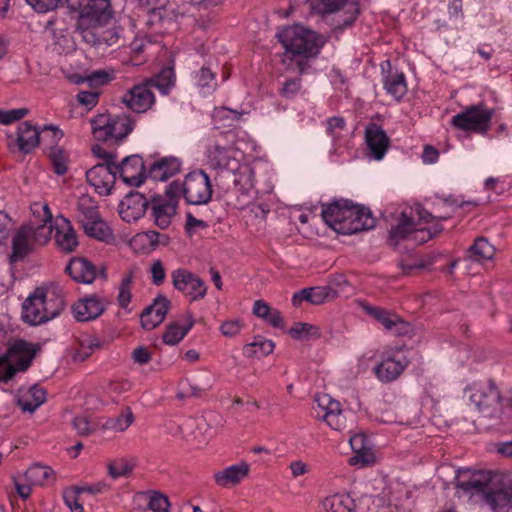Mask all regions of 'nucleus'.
Wrapping results in <instances>:
<instances>
[{"instance_id":"1","label":"nucleus","mask_w":512,"mask_h":512,"mask_svg":"<svg viewBox=\"0 0 512 512\" xmlns=\"http://www.w3.org/2000/svg\"><path fill=\"white\" fill-rule=\"evenodd\" d=\"M278 37L286 50L285 55H291L301 73L307 69V59L318 55L324 45L323 37L301 25L285 28Z\"/></svg>"},{"instance_id":"2","label":"nucleus","mask_w":512,"mask_h":512,"mask_svg":"<svg viewBox=\"0 0 512 512\" xmlns=\"http://www.w3.org/2000/svg\"><path fill=\"white\" fill-rule=\"evenodd\" d=\"M65 306L58 286L38 287L23 302L22 319L30 325H39L57 317Z\"/></svg>"},{"instance_id":"3","label":"nucleus","mask_w":512,"mask_h":512,"mask_svg":"<svg viewBox=\"0 0 512 512\" xmlns=\"http://www.w3.org/2000/svg\"><path fill=\"white\" fill-rule=\"evenodd\" d=\"M33 213L42 212L40 224H26L20 227L12 240V261H19L26 257L36 245H44L52 233V213L47 204H34Z\"/></svg>"},{"instance_id":"4","label":"nucleus","mask_w":512,"mask_h":512,"mask_svg":"<svg viewBox=\"0 0 512 512\" xmlns=\"http://www.w3.org/2000/svg\"><path fill=\"white\" fill-rule=\"evenodd\" d=\"M425 224L424 220L417 217L415 209H411L410 214L402 212L398 224L389 232L388 244L395 249L403 245L408 250L427 242L442 231L438 223L432 228H427Z\"/></svg>"},{"instance_id":"5","label":"nucleus","mask_w":512,"mask_h":512,"mask_svg":"<svg viewBox=\"0 0 512 512\" xmlns=\"http://www.w3.org/2000/svg\"><path fill=\"white\" fill-rule=\"evenodd\" d=\"M212 192L210 178L202 170L189 173L183 183L173 182L166 190L167 196L178 197L182 194L186 202L192 205L208 203Z\"/></svg>"},{"instance_id":"6","label":"nucleus","mask_w":512,"mask_h":512,"mask_svg":"<svg viewBox=\"0 0 512 512\" xmlns=\"http://www.w3.org/2000/svg\"><path fill=\"white\" fill-rule=\"evenodd\" d=\"M50 137L52 144H57L63 138V132L52 125L45 126L40 132L29 121L21 123L14 134L7 136V145L11 151L17 149L23 154L30 153L40 142Z\"/></svg>"},{"instance_id":"7","label":"nucleus","mask_w":512,"mask_h":512,"mask_svg":"<svg viewBox=\"0 0 512 512\" xmlns=\"http://www.w3.org/2000/svg\"><path fill=\"white\" fill-rule=\"evenodd\" d=\"M34 344L19 339L11 343L7 352L0 356V381L7 382L18 372L26 371L35 357Z\"/></svg>"},{"instance_id":"8","label":"nucleus","mask_w":512,"mask_h":512,"mask_svg":"<svg viewBox=\"0 0 512 512\" xmlns=\"http://www.w3.org/2000/svg\"><path fill=\"white\" fill-rule=\"evenodd\" d=\"M91 126L93 136L98 141L122 140L132 131L133 122L126 114H100L91 120Z\"/></svg>"},{"instance_id":"9","label":"nucleus","mask_w":512,"mask_h":512,"mask_svg":"<svg viewBox=\"0 0 512 512\" xmlns=\"http://www.w3.org/2000/svg\"><path fill=\"white\" fill-rule=\"evenodd\" d=\"M238 150L226 136L215 139L207 148V165L216 171L234 172L239 167Z\"/></svg>"},{"instance_id":"10","label":"nucleus","mask_w":512,"mask_h":512,"mask_svg":"<svg viewBox=\"0 0 512 512\" xmlns=\"http://www.w3.org/2000/svg\"><path fill=\"white\" fill-rule=\"evenodd\" d=\"M501 471L460 469L457 471L455 487L470 497L483 498L496 475Z\"/></svg>"},{"instance_id":"11","label":"nucleus","mask_w":512,"mask_h":512,"mask_svg":"<svg viewBox=\"0 0 512 512\" xmlns=\"http://www.w3.org/2000/svg\"><path fill=\"white\" fill-rule=\"evenodd\" d=\"M492 512H508L512 508V478L500 472L481 499Z\"/></svg>"},{"instance_id":"12","label":"nucleus","mask_w":512,"mask_h":512,"mask_svg":"<svg viewBox=\"0 0 512 512\" xmlns=\"http://www.w3.org/2000/svg\"><path fill=\"white\" fill-rule=\"evenodd\" d=\"M494 110L484 103L472 105L453 116L451 123L464 131L486 132L490 126Z\"/></svg>"},{"instance_id":"13","label":"nucleus","mask_w":512,"mask_h":512,"mask_svg":"<svg viewBox=\"0 0 512 512\" xmlns=\"http://www.w3.org/2000/svg\"><path fill=\"white\" fill-rule=\"evenodd\" d=\"M469 390L471 391L470 402L480 413L487 417H494L501 412L502 397L493 383L473 384Z\"/></svg>"},{"instance_id":"14","label":"nucleus","mask_w":512,"mask_h":512,"mask_svg":"<svg viewBox=\"0 0 512 512\" xmlns=\"http://www.w3.org/2000/svg\"><path fill=\"white\" fill-rule=\"evenodd\" d=\"M113 17L109 0H81L80 24L87 28L107 25Z\"/></svg>"},{"instance_id":"15","label":"nucleus","mask_w":512,"mask_h":512,"mask_svg":"<svg viewBox=\"0 0 512 512\" xmlns=\"http://www.w3.org/2000/svg\"><path fill=\"white\" fill-rule=\"evenodd\" d=\"M313 410L315 416L323 419L332 429L342 431L346 428V415L341 404L330 395H317Z\"/></svg>"},{"instance_id":"16","label":"nucleus","mask_w":512,"mask_h":512,"mask_svg":"<svg viewBox=\"0 0 512 512\" xmlns=\"http://www.w3.org/2000/svg\"><path fill=\"white\" fill-rule=\"evenodd\" d=\"M173 287L184 294L190 301L203 299L207 293V285L196 274L187 269L179 268L172 272Z\"/></svg>"},{"instance_id":"17","label":"nucleus","mask_w":512,"mask_h":512,"mask_svg":"<svg viewBox=\"0 0 512 512\" xmlns=\"http://www.w3.org/2000/svg\"><path fill=\"white\" fill-rule=\"evenodd\" d=\"M409 359L402 350L383 353L381 362L374 368L376 377L383 383L396 380L408 367Z\"/></svg>"},{"instance_id":"18","label":"nucleus","mask_w":512,"mask_h":512,"mask_svg":"<svg viewBox=\"0 0 512 512\" xmlns=\"http://www.w3.org/2000/svg\"><path fill=\"white\" fill-rule=\"evenodd\" d=\"M115 161L93 166L86 172L87 181L100 195L110 194L116 180Z\"/></svg>"},{"instance_id":"19","label":"nucleus","mask_w":512,"mask_h":512,"mask_svg":"<svg viewBox=\"0 0 512 512\" xmlns=\"http://www.w3.org/2000/svg\"><path fill=\"white\" fill-rule=\"evenodd\" d=\"M108 302L97 295H91L79 299L72 306L74 318L79 322H87L97 319L106 310Z\"/></svg>"},{"instance_id":"20","label":"nucleus","mask_w":512,"mask_h":512,"mask_svg":"<svg viewBox=\"0 0 512 512\" xmlns=\"http://www.w3.org/2000/svg\"><path fill=\"white\" fill-rule=\"evenodd\" d=\"M65 270L74 281L83 284L93 283L97 276L106 278L105 268L98 269L86 258H73Z\"/></svg>"},{"instance_id":"21","label":"nucleus","mask_w":512,"mask_h":512,"mask_svg":"<svg viewBox=\"0 0 512 512\" xmlns=\"http://www.w3.org/2000/svg\"><path fill=\"white\" fill-rule=\"evenodd\" d=\"M344 10L348 17L343 20L344 25H351L358 13L357 4L351 0H313L312 12L319 15H328Z\"/></svg>"},{"instance_id":"22","label":"nucleus","mask_w":512,"mask_h":512,"mask_svg":"<svg viewBox=\"0 0 512 512\" xmlns=\"http://www.w3.org/2000/svg\"><path fill=\"white\" fill-rule=\"evenodd\" d=\"M382 82L387 94L396 101H400L407 93L406 77L402 71L392 69L391 62L386 60L381 63Z\"/></svg>"},{"instance_id":"23","label":"nucleus","mask_w":512,"mask_h":512,"mask_svg":"<svg viewBox=\"0 0 512 512\" xmlns=\"http://www.w3.org/2000/svg\"><path fill=\"white\" fill-rule=\"evenodd\" d=\"M115 169L122 181L130 186L142 184L145 173V164L139 155L125 157L120 164L115 162Z\"/></svg>"},{"instance_id":"24","label":"nucleus","mask_w":512,"mask_h":512,"mask_svg":"<svg viewBox=\"0 0 512 512\" xmlns=\"http://www.w3.org/2000/svg\"><path fill=\"white\" fill-rule=\"evenodd\" d=\"M344 223L340 227V234L350 235L374 228L376 220L369 209L352 203L351 214L348 215V221Z\"/></svg>"},{"instance_id":"25","label":"nucleus","mask_w":512,"mask_h":512,"mask_svg":"<svg viewBox=\"0 0 512 512\" xmlns=\"http://www.w3.org/2000/svg\"><path fill=\"white\" fill-rule=\"evenodd\" d=\"M149 200L139 192L127 194L119 204V215L127 223L136 222L144 216Z\"/></svg>"},{"instance_id":"26","label":"nucleus","mask_w":512,"mask_h":512,"mask_svg":"<svg viewBox=\"0 0 512 512\" xmlns=\"http://www.w3.org/2000/svg\"><path fill=\"white\" fill-rule=\"evenodd\" d=\"M154 102V94L147 82L135 85L123 96V103L136 113L146 112Z\"/></svg>"},{"instance_id":"27","label":"nucleus","mask_w":512,"mask_h":512,"mask_svg":"<svg viewBox=\"0 0 512 512\" xmlns=\"http://www.w3.org/2000/svg\"><path fill=\"white\" fill-rule=\"evenodd\" d=\"M168 197L167 199L158 195L152 196L150 199L152 217L155 224L161 229H166L170 226L172 218L176 213V197Z\"/></svg>"},{"instance_id":"28","label":"nucleus","mask_w":512,"mask_h":512,"mask_svg":"<svg viewBox=\"0 0 512 512\" xmlns=\"http://www.w3.org/2000/svg\"><path fill=\"white\" fill-rule=\"evenodd\" d=\"M351 206L350 200H336L323 206L322 217L332 229L340 233V227L348 221V215L351 214Z\"/></svg>"},{"instance_id":"29","label":"nucleus","mask_w":512,"mask_h":512,"mask_svg":"<svg viewBox=\"0 0 512 512\" xmlns=\"http://www.w3.org/2000/svg\"><path fill=\"white\" fill-rule=\"evenodd\" d=\"M365 141L375 160H381L386 154L390 139L386 132L378 124H369L365 129Z\"/></svg>"},{"instance_id":"30","label":"nucleus","mask_w":512,"mask_h":512,"mask_svg":"<svg viewBox=\"0 0 512 512\" xmlns=\"http://www.w3.org/2000/svg\"><path fill=\"white\" fill-rule=\"evenodd\" d=\"M170 301L164 296H158L154 302L141 313V325L146 330H152L160 325L169 310Z\"/></svg>"},{"instance_id":"31","label":"nucleus","mask_w":512,"mask_h":512,"mask_svg":"<svg viewBox=\"0 0 512 512\" xmlns=\"http://www.w3.org/2000/svg\"><path fill=\"white\" fill-rule=\"evenodd\" d=\"M363 309L369 316L382 324L386 330L393 331L396 334H402L407 331L408 324L401 320L396 314L381 307L368 304L364 305Z\"/></svg>"},{"instance_id":"32","label":"nucleus","mask_w":512,"mask_h":512,"mask_svg":"<svg viewBox=\"0 0 512 512\" xmlns=\"http://www.w3.org/2000/svg\"><path fill=\"white\" fill-rule=\"evenodd\" d=\"M250 471V466L246 462H240L226 467L214 474V481L221 488H231L244 480Z\"/></svg>"},{"instance_id":"33","label":"nucleus","mask_w":512,"mask_h":512,"mask_svg":"<svg viewBox=\"0 0 512 512\" xmlns=\"http://www.w3.org/2000/svg\"><path fill=\"white\" fill-rule=\"evenodd\" d=\"M181 161L176 157H164L148 169V177L154 181H166L180 172Z\"/></svg>"},{"instance_id":"34","label":"nucleus","mask_w":512,"mask_h":512,"mask_svg":"<svg viewBox=\"0 0 512 512\" xmlns=\"http://www.w3.org/2000/svg\"><path fill=\"white\" fill-rule=\"evenodd\" d=\"M354 456L351 458V464H361L367 466L374 462L375 455L370 447V443L364 434H356L349 439Z\"/></svg>"},{"instance_id":"35","label":"nucleus","mask_w":512,"mask_h":512,"mask_svg":"<svg viewBox=\"0 0 512 512\" xmlns=\"http://www.w3.org/2000/svg\"><path fill=\"white\" fill-rule=\"evenodd\" d=\"M232 173L234 174L233 183L236 191L244 197L251 198L250 193L255 186L254 169L248 164L239 163V167Z\"/></svg>"},{"instance_id":"36","label":"nucleus","mask_w":512,"mask_h":512,"mask_svg":"<svg viewBox=\"0 0 512 512\" xmlns=\"http://www.w3.org/2000/svg\"><path fill=\"white\" fill-rule=\"evenodd\" d=\"M46 400V391L39 385H34L25 391H21L18 397V405L24 412H34Z\"/></svg>"},{"instance_id":"37","label":"nucleus","mask_w":512,"mask_h":512,"mask_svg":"<svg viewBox=\"0 0 512 512\" xmlns=\"http://www.w3.org/2000/svg\"><path fill=\"white\" fill-rule=\"evenodd\" d=\"M24 478L32 485L45 486L55 481V472L49 466L34 464L27 469Z\"/></svg>"},{"instance_id":"38","label":"nucleus","mask_w":512,"mask_h":512,"mask_svg":"<svg viewBox=\"0 0 512 512\" xmlns=\"http://www.w3.org/2000/svg\"><path fill=\"white\" fill-rule=\"evenodd\" d=\"M75 213L76 219L81 226L91 220H96L100 216L96 202L87 195H83L78 199Z\"/></svg>"},{"instance_id":"39","label":"nucleus","mask_w":512,"mask_h":512,"mask_svg":"<svg viewBox=\"0 0 512 512\" xmlns=\"http://www.w3.org/2000/svg\"><path fill=\"white\" fill-rule=\"evenodd\" d=\"M194 325L191 313L186 314V323L180 326L178 323H171L163 334V341L168 345L178 344Z\"/></svg>"},{"instance_id":"40","label":"nucleus","mask_w":512,"mask_h":512,"mask_svg":"<svg viewBox=\"0 0 512 512\" xmlns=\"http://www.w3.org/2000/svg\"><path fill=\"white\" fill-rule=\"evenodd\" d=\"M323 507L326 512H355V502L348 494H334L325 498Z\"/></svg>"},{"instance_id":"41","label":"nucleus","mask_w":512,"mask_h":512,"mask_svg":"<svg viewBox=\"0 0 512 512\" xmlns=\"http://www.w3.org/2000/svg\"><path fill=\"white\" fill-rule=\"evenodd\" d=\"M274 348L273 341L258 336L252 343L243 347V355L248 358L267 356L273 352Z\"/></svg>"},{"instance_id":"42","label":"nucleus","mask_w":512,"mask_h":512,"mask_svg":"<svg viewBox=\"0 0 512 512\" xmlns=\"http://www.w3.org/2000/svg\"><path fill=\"white\" fill-rule=\"evenodd\" d=\"M101 347L102 343L97 337L84 335L79 338L78 347L74 353V359L77 361H84Z\"/></svg>"},{"instance_id":"43","label":"nucleus","mask_w":512,"mask_h":512,"mask_svg":"<svg viewBox=\"0 0 512 512\" xmlns=\"http://www.w3.org/2000/svg\"><path fill=\"white\" fill-rule=\"evenodd\" d=\"M495 248L484 237H478L468 249V256L474 261L492 259Z\"/></svg>"},{"instance_id":"44","label":"nucleus","mask_w":512,"mask_h":512,"mask_svg":"<svg viewBox=\"0 0 512 512\" xmlns=\"http://www.w3.org/2000/svg\"><path fill=\"white\" fill-rule=\"evenodd\" d=\"M55 241L59 249L67 253L73 252L78 246L76 233L68 224L57 228Z\"/></svg>"},{"instance_id":"45","label":"nucleus","mask_w":512,"mask_h":512,"mask_svg":"<svg viewBox=\"0 0 512 512\" xmlns=\"http://www.w3.org/2000/svg\"><path fill=\"white\" fill-rule=\"evenodd\" d=\"M289 335L296 340L317 339L320 337V328L316 325L297 322L289 329Z\"/></svg>"},{"instance_id":"46","label":"nucleus","mask_w":512,"mask_h":512,"mask_svg":"<svg viewBox=\"0 0 512 512\" xmlns=\"http://www.w3.org/2000/svg\"><path fill=\"white\" fill-rule=\"evenodd\" d=\"M150 88L167 94L174 85V71L171 68H164L159 74L146 81Z\"/></svg>"},{"instance_id":"47","label":"nucleus","mask_w":512,"mask_h":512,"mask_svg":"<svg viewBox=\"0 0 512 512\" xmlns=\"http://www.w3.org/2000/svg\"><path fill=\"white\" fill-rule=\"evenodd\" d=\"M308 302L313 305H321L338 296L336 290L329 286H316L307 288Z\"/></svg>"},{"instance_id":"48","label":"nucleus","mask_w":512,"mask_h":512,"mask_svg":"<svg viewBox=\"0 0 512 512\" xmlns=\"http://www.w3.org/2000/svg\"><path fill=\"white\" fill-rule=\"evenodd\" d=\"M168 236L160 234L157 231L149 230L139 233L134 238V243L142 244L148 250L156 249L160 244L166 245L168 243Z\"/></svg>"},{"instance_id":"49","label":"nucleus","mask_w":512,"mask_h":512,"mask_svg":"<svg viewBox=\"0 0 512 512\" xmlns=\"http://www.w3.org/2000/svg\"><path fill=\"white\" fill-rule=\"evenodd\" d=\"M134 279L133 271H128L122 276L119 291L117 295V301L121 308L127 309L132 299V283Z\"/></svg>"},{"instance_id":"50","label":"nucleus","mask_w":512,"mask_h":512,"mask_svg":"<svg viewBox=\"0 0 512 512\" xmlns=\"http://www.w3.org/2000/svg\"><path fill=\"white\" fill-rule=\"evenodd\" d=\"M49 158L53 170L58 175H64L68 170L69 159L67 153L59 146L51 147Z\"/></svg>"},{"instance_id":"51","label":"nucleus","mask_w":512,"mask_h":512,"mask_svg":"<svg viewBox=\"0 0 512 512\" xmlns=\"http://www.w3.org/2000/svg\"><path fill=\"white\" fill-rule=\"evenodd\" d=\"M82 228L88 236L98 240H104L110 235L109 227L100 216H98L96 220H91L85 223L82 225Z\"/></svg>"},{"instance_id":"52","label":"nucleus","mask_w":512,"mask_h":512,"mask_svg":"<svg viewBox=\"0 0 512 512\" xmlns=\"http://www.w3.org/2000/svg\"><path fill=\"white\" fill-rule=\"evenodd\" d=\"M134 468V463L126 458H119L112 460L108 463V474L117 479L125 477L131 473Z\"/></svg>"},{"instance_id":"53","label":"nucleus","mask_w":512,"mask_h":512,"mask_svg":"<svg viewBox=\"0 0 512 512\" xmlns=\"http://www.w3.org/2000/svg\"><path fill=\"white\" fill-rule=\"evenodd\" d=\"M194 79L199 88L202 90L206 89L204 93H209L216 86L214 73L206 67H202L198 72H196Z\"/></svg>"},{"instance_id":"54","label":"nucleus","mask_w":512,"mask_h":512,"mask_svg":"<svg viewBox=\"0 0 512 512\" xmlns=\"http://www.w3.org/2000/svg\"><path fill=\"white\" fill-rule=\"evenodd\" d=\"M134 421V415L130 409H126L123 413L115 418H111L106 422V427L118 432L125 431Z\"/></svg>"},{"instance_id":"55","label":"nucleus","mask_w":512,"mask_h":512,"mask_svg":"<svg viewBox=\"0 0 512 512\" xmlns=\"http://www.w3.org/2000/svg\"><path fill=\"white\" fill-rule=\"evenodd\" d=\"M346 129V121L343 117L333 116L326 121V132L334 141L343 137V132Z\"/></svg>"},{"instance_id":"56","label":"nucleus","mask_w":512,"mask_h":512,"mask_svg":"<svg viewBox=\"0 0 512 512\" xmlns=\"http://www.w3.org/2000/svg\"><path fill=\"white\" fill-rule=\"evenodd\" d=\"M148 508L153 512H169L170 502L166 495L158 491L148 494Z\"/></svg>"},{"instance_id":"57","label":"nucleus","mask_w":512,"mask_h":512,"mask_svg":"<svg viewBox=\"0 0 512 512\" xmlns=\"http://www.w3.org/2000/svg\"><path fill=\"white\" fill-rule=\"evenodd\" d=\"M212 117L215 123L231 126L233 122L240 118V114L235 110L219 107L214 109Z\"/></svg>"},{"instance_id":"58","label":"nucleus","mask_w":512,"mask_h":512,"mask_svg":"<svg viewBox=\"0 0 512 512\" xmlns=\"http://www.w3.org/2000/svg\"><path fill=\"white\" fill-rule=\"evenodd\" d=\"M302 84L300 77L287 79L279 89V94L285 99L295 98L301 91Z\"/></svg>"},{"instance_id":"59","label":"nucleus","mask_w":512,"mask_h":512,"mask_svg":"<svg viewBox=\"0 0 512 512\" xmlns=\"http://www.w3.org/2000/svg\"><path fill=\"white\" fill-rule=\"evenodd\" d=\"M28 114L27 108H18L11 110H0V123L9 125L15 121H18Z\"/></svg>"},{"instance_id":"60","label":"nucleus","mask_w":512,"mask_h":512,"mask_svg":"<svg viewBox=\"0 0 512 512\" xmlns=\"http://www.w3.org/2000/svg\"><path fill=\"white\" fill-rule=\"evenodd\" d=\"M243 326V322L240 319L226 320L221 324L220 331L226 337H234L240 333Z\"/></svg>"},{"instance_id":"61","label":"nucleus","mask_w":512,"mask_h":512,"mask_svg":"<svg viewBox=\"0 0 512 512\" xmlns=\"http://www.w3.org/2000/svg\"><path fill=\"white\" fill-rule=\"evenodd\" d=\"M35 11L45 13L56 9L62 0H26Z\"/></svg>"},{"instance_id":"62","label":"nucleus","mask_w":512,"mask_h":512,"mask_svg":"<svg viewBox=\"0 0 512 512\" xmlns=\"http://www.w3.org/2000/svg\"><path fill=\"white\" fill-rule=\"evenodd\" d=\"M79 494L81 493L76 492V487H72L64 492V501L71 512H84L83 506L78 502Z\"/></svg>"},{"instance_id":"63","label":"nucleus","mask_w":512,"mask_h":512,"mask_svg":"<svg viewBox=\"0 0 512 512\" xmlns=\"http://www.w3.org/2000/svg\"><path fill=\"white\" fill-rule=\"evenodd\" d=\"M415 213L420 220H424L425 223H430L434 219L438 220H447L451 217V213L449 211H442V213L432 214L426 210H424L421 206L415 208Z\"/></svg>"},{"instance_id":"64","label":"nucleus","mask_w":512,"mask_h":512,"mask_svg":"<svg viewBox=\"0 0 512 512\" xmlns=\"http://www.w3.org/2000/svg\"><path fill=\"white\" fill-rule=\"evenodd\" d=\"M151 276H152V282L154 285H161L166 277V272L163 266V263L160 260H156L151 265Z\"/></svg>"}]
</instances>
